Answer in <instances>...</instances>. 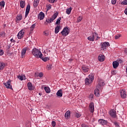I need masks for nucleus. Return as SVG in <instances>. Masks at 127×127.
<instances>
[{"label":"nucleus","mask_w":127,"mask_h":127,"mask_svg":"<svg viewBox=\"0 0 127 127\" xmlns=\"http://www.w3.org/2000/svg\"><path fill=\"white\" fill-rule=\"evenodd\" d=\"M94 109L95 106L94 103H93V102L90 103L89 105V111L91 112V113H94Z\"/></svg>","instance_id":"obj_14"},{"label":"nucleus","mask_w":127,"mask_h":127,"mask_svg":"<svg viewBox=\"0 0 127 127\" xmlns=\"http://www.w3.org/2000/svg\"><path fill=\"white\" fill-rule=\"evenodd\" d=\"M49 9H51V5L50 4L47 5V11H48Z\"/></svg>","instance_id":"obj_38"},{"label":"nucleus","mask_w":127,"mask_h":127,"mask_svg":"<svg viewBox=\"0 0 127 127\" xmlns=\"http://www.w3.org/2000/svg\"><path fill=\"white\" fill-rule=\"evenodd\" d=\"M5 4V3L4 2V1H1L0 2V6L1 7H4V5Z\"/></svg>","instance_id":"obj_35"},{"label":"nucleus","mask_w":127,"mask_h":127,"mask_svg":"<svg viewBox=\"0 0 127 127\" xmlns=\"http://www.w3.org/2000/svg\"><path fill=\"white\" fill-rule=\"evenodd\" d=\"M40 58L42 59V60H43V61H44V62H46V61H48L49 60H50L49 58L48 57L43 58L42 57V56H41V58Z\"/></svg>","instance_id":"obj_31"},{"label":"nucleus","mask_w":127,"mask_h":127,"mask_svg":"<svg viewBox=\"0 0 127 127\" xmlns=\"http://www.w3.org/2000/svg\"><path fill=\"white\" fill-rule=\"evenodd\" d=\"M38 3H39V0H34L33 3V6L34 7H37L38 5Z\"/></svg>","instance_id":"obj_26"},{"label":"nucleus","mask_w":127,"mask_h":127,"mask_svg":"<svg viewBox=\"0 0 127 127\" xmlns=\"http://www.w3.org/2000/svg\"><path fill=\"white\" fill-rule=\"evenodd\" d=\"M110 45V43L108 42H105L103 43L101 45V50H105L106 49V47H108Z\"/></svg>","instance_id":"obj_8"},{"label":"nucleus","mask_w":127,"mask_h":127,"mask_svg":"<svg viewBox=\"0 0 127 127\" xmlns=\"http://www.w3.org/2000/svg\"><path fill=\"white\" fill-rule=\"evenodd\" d=\"M75 117L77 118L81 117V114L80 113H75Z\"/></svg>","instance_id":"obj_44"},{"label":"nucleus","mask_w":127,"mask_h":127,"mask_svg":"<svg viewBox=\"0 0 127 127\" xmlns=\"http://www.w3.org/2000/svg\"><path fill=\"white\" fill-rule=\"evenodd\" d=\"M4 53V52L3 51V50H1L0 49V56H2V55H3Z\"/></svg>","instance_id":"obj_39"},{"label":"nucleus","mask_w":127,"mask_h":127,"mask_svg":"<svg viewBox=\"0 0 127 127\" xmlns=\"http://www.w3.org/2000/svg\"><path fill=\"white\" fill-rule=\"evenodd\" d=\"M121 4H122V5H127V0H123L121 3Z\"/></svg>","instance_id":"obj_36"},{"label":"nucleus","mask_w":127,"mask_h":127,"mask_svg":"<svg viewBox=\"0 0 127 127\" xmlns=\"http://www.w3.org/2000/svg\"><path fill=\"white\" fill-rule=\"evenodd\" d=\"M27 87L29 91H33V90H34L35 89L34 86L32 85V83H31V82H28L27 83Z\"/></svg>","instance_id":"obj_13"},{"label":"nucleus","mask_w":127,"mask_h":127,"mask_svg":"<svg viewBox=\"0 0 127 127\" xmlns=\"http://www.w3.org/2000/svg\"><path fill=\"white\" fill-rule=\"evenodd\" d=\"M60 22H61V17L58 18V19L57 20V21L56 22V24H59L60 23Z\"/></svg>","instance_id":"obj_37"},{"label":"nucleus","mask_w":127,"mask_h":127,"mask_svg":"<svg viewBox=\"0 0 127 127\" xmlns=\"http://www.w3.org/2000/svg\"><path fill=\"white\" fill-rule=\"evenodd\" d=\"M120 96L122 99H126L127 98V92L126 90H120Z\"/></svg>","instance_id":"obj_5"},{"label":"nucleus","mask_w":127,"mask_h":127,"mask_svg":"<svg viewBox=\"0 0 127 127\" xmlns=\"http://www.w3.org/2000/svg\"><path fill=\"white\" fill-rule=\"evenodd\" d=\"M71 11H72V8L69 7V8L66 9V13H67V14H70L71 13Z\"/></svg>","instance_id":"obj_33"},{"label":"nucleus","mask_w":127,"mask_h":127,"mask_svg":"<svg viewBox=\"0 0 127 127\" xmlns=\"http://www.w3.org/2000/svg\"><path fill=\"white\" fill-rule=\"evenodd\" d=\"M114 124L116 125V127H119V124H118V123L115 122Z\"/></svg>","instance_id":"obj_50"},{"label":"nucleus","mask_w":127,"mask_h":127,"mask_svg":"<svg viewBox=\"0 0 127 127\" xmlns=\"http://www.w3.org/2000/svg\"><path fill=\"white\" fill-rule=\"evenodd\" d=\"M82 69L84 73H87V72L89 71V68L86 66V65H83L82 67Z\"/></svg>","instance_id":"obj_20"},{"label":"nucleus","mask_w":127,"mask_h":127,"mask_svg":"<svg viewBox=\"0 0 127 127\" xmlns=\"http://www.w3.org/2000/svg\"><path fill=\"white\" fill-rule=\"evenodd\" d=\"M125 14H127V7H126L125 10Z\"/></svg>","instance_id":"obj_49"},{"label":"nucleus","mask_w":127,"mask_h":127,"mask_svg":"<svg viewBox=\"0 0 127 127\" xmlns=\"http://www.w3.org/2000/svg\"><path fill=\"white\" fill-rule=\"evenodd\" d=\"M49 2H51V3H53L55 2V0H48Z\"/></svg>","instance_id":"obj_46"},{"label":"nucleus","mask_w":127,"mask_h":127,"mask_svg":"<svg viewBox=\"0 0 127 127\" xmlns=\"http://www.w3.org/2000/svg\"><path fill=\"white\" fill-rule=\"evenodd\" d=\"M35 26H36V24H32L30 27V30L31 31H33V29L35 28Z\"/></svg>","instance_id":"obj_34"},{"label":"nucleus","mask_w":127,"mask_h":127,"mask_svg":"<svg viewBox=\"0 0 127 127\" xmlns=\"http://www.w3.org/2000/svg\"><path fill=\"white\" fill-rule=\"evenodd\" d=\"M44 24H45L46 25H47V24H48V23L46 21V22H44Z\"/></svg>","instance_id":"obj_52"},{"label":"nucleus","mask_w":127,"mask_h":127,"mask_svg":"<svg viewBox=\"0 0 127 127\" xmlns=\"http://www.w3.org/2000/svg\"><path fill=\"white\" fill-rule=\"evenodd\" d=\"M118 0H111V3L112 4H116V3H117V1Z\"/></svg>","instance_id":"obj_43"},{"label":"nucleus","mask_w":127,"mask_h":127,"mask_svg":"<svg viewBox=\"0 0 127 127\" xmlns=\"http://www.w3.org/2000/svg\"><path fill=\"white\" fill-rule=\"evenodd\" d=\"M121 35L120 34H118L115 36V39H119L120 37H121Z\"/></svg>","instance_id":"obj_42"},{"label":"nucleus","mask_w":127,"mask_h":127,"mask_svg":"<svg viewBox=\"0 0 127 127\" xmlns=\"http://www.w3.org/2000/svg\"><path fill=\"white\" fill-rule=\"evenodd\" d=\"M58 16V12H56L51 17L50 19H47L46 22L49 24L51 23L54 20H55L56 18Z\"/></svg>","instance_id":"obj_4"},{"label":"nucleus","mask_w":127,"mask_h":127,"mask_svg":"<svg viewBox=\"0 0 127 127\" xmlns=\"http://www.w3.org/2000/svg\"><path fill=\"white\" fill-rule=\"evenodd\" d=\"M95 37H96V40H98V39H99V38H100V37H99V36H98V34H96V36H95Z\"/></svg>","instance_id":"obj_47"},{"label":"nucleus","mask_w":127,"mask_h":127,"mask_svg":"<svg viewBox=\"0 0 127 127\" xmlns=\"http://www.w3.org/2000/svg\"><path fill=\"white\" fill-rule=\"evenodd\" d=\"M119 65H120L119 62H117V61L113 62V68H114V69H117V68H118V67H119Z\"/></svg>","instance_id":"obj_17"},{"label":"nucleus","mask_w":127,"mask_h":127,"mask_svg":"<svg viewBox=\"0 0 127 127\" xmlns=\"http://www.w3.org/2000/svg\"><path fill=\"white\" fill-rule=\"evenodd\" d=\"M95 37H96V40H98V39H99V38H100V37H99V36H98V34H96V36H95Z\"/></svg>","instance_id":"obj_48"},{"label":"nucleus","mask_w":127,"mask_h":127,"mask_svg":"<svg viewBox=\"0 0 127 127\" xmlns=\"http://www.w3.org/2000/svg\"><path fill=\"white\" fill-rule=\"evenodd\" d=\"M10 41H11V42H13L14 41V40L13 39H11Z\"/></svg>","instance_id":"obj_51"},{"label":"nucleus","mask_w":127,"mask_h":127,"mask_svg":"<svg viewBox=\"0 0 127 127\" xmlns=\"http://www.w3.org/2000/svg\"><path fill=\"white\" fill-rule=\"evenodd\" d=\"M32 54L36 58H41L42 56V53L40 50L37 49L36 48H33L32 50Z\"/></svg>","instance_id":"obj_1"},{"label":"nucleus","mask_w":127,"mask_h":127,"mask_svg":"<svg viewBox=\"0 0 127 127\" xmlns=\"http://www.w3.org/2000/svg\"><path fill=\"white\" fill-rule=\"evenodd\" d=\"M93 94L90 95V98H93Z\"/></svg>","instance_id":"obj_54"},{"label":"nucleus","mask_w":127,"mask_h":127,"mask_svg":"<svg viewBox=\"0 0 127 127\" xmlns=\"http://www.w3.org/2000/svg\"><path fill=\"white\" fill-rule=\"evenodd\" d=\"M44 90H45L46 93H47L48 94H49V93H50V92H51L50 88H49V87H48V86L45 87Z\"/></svg>","instance_id":"obj_28"},{"label":"nucleus","mask_w":127,"mask_h":127,"mask_svg":"<svg viewBox=\"0 0 127 127\" xmlns=\"http://www.w3.org/2000/svg\"><path fill=\"white\" fill-rule=\"evenodd\" d=\"M98 60L100 62H103L105 61V56H104L103 55H100L98 56Z\"/></svg>","instance_id":"obj_18"},{"label":"nucleus","mask_w":127,"mask_h":127,"mask_svg":"<svg viewBox=\"0 0 127 127\" xmlns=\"http://www.w3.org/2000/svg\"><path fill=\"white\" fill-rule=\"evenodd\" d=\"M52 126L53 127H55V126H56V122H55V121H52Z\"/></svg>","instance_id":"obj_45"},{"label":"nucleus","mask_w":127,"mask_h":127,"mask_svg":"<svg viewBox=\"0 0 127 127\" xmlns=\"http://www.w3.org/2000/svg\"><path fill=\"white\" fill-rule=\"evenodd\" d=\"M60 30V26H57V27H55V33L56 34H57V33H58V32H59Z\"/></svg>","instance_id":"obj_27"},{"label":"nucleus","mask_w":127,"mask_h":127,"mask_svg":"<svg viewBox=\"0 0 127 127\" xmlns=\"http://www.w3.org/2000/svg\"><path fill=\"white\" fill-rule=\"evenodd\" d=\"M11 83V82L10 81V80H9L6 82L3 83V84L7 89H11V85H10Z\"/></svg>","instance_id":"obj_10"},{"label":"nucleus","mask_w":127,"mask_h":127,"mask_svg":"<svg viewBox=\"0 0 127 127\" xmlns=\"http://www.w3.org/2000/svg\"><path fill=\"white\" fill-rule=\"evenodd\" d=\"M22 19V15L21 14H18L17 16L16 17V22H19L20 20Z\"/></svg>","instance_id":"obj_19"},{"label":"nucleus","mask_w":127,"mask_h":127,"mask_svg":"<svg viewBox=\"0 0 127 127\" xmlns=\"http://www.w3.org/2000/svg\"><path fill=\"white\" fill-rule=\"evenodd\" d=\"M70 111H67L64 114V117L65 119H69L70 118Z\"/></svg>","instance_id":"obj_25"},{"label":"nucleus","mask_w":127,"mask_h":127,"mask_svg":"<svg viewBox=\"0 0 127 127\" xmlns=\"http://www.w3.org/2000/svg\"><path fill=\"white\" fill-rule=\"evenodd\" d=\"M45 16V14L43 12H41L38 15V19H40V20H42V19H44V17Z\"/></svg>","instance_id":"obj_12"},{"label":"nucleus","mask_w":127,"mask_h":127,"mask_svg":"<svg viewBox=\"0 0 127 127\" xmlns=\"http://www.w3.org/2000/svg\"><path fill=\"white\" fill-rule=\"evenodd\" d=\"M97 36L96 33H93L92 36H90L87 38L89 41H94L95 40V36Z\"/></svg>","instance_id":"obj_11"},{"label":"nucleus","mask_w":127,"mask_h":127,"mask_svg":"<svg viewBox=\"0 0 127 127\" xmlns=\"http://www.w3.org/2000/svg\"><path fill=\"white\" fill-rule=\"evenodd\" d=\"M93 81H94V74H90L88 77L85 79V84L89 85V84L93 83Z\"/></svg>","instance_id":"obj_2"},{"label":"nucleus","mask_w":127,"mask_h":127,"mask_svg":"<svg viewBox=\"0 0 127 127\" xmlns=\"http://www.w3.org/2000/svg\"><path fill=\"white\" fill-rule=\"evenodd\" d=\"M98 123H99L100 124L102 125V126H105V125H107V124H108V122L104 119L99 120Z\"/></svg>","instance_id":"obj_15"},{"label":"nucleus","mask_w":127,"mask_h":127,"mask_svg":"<svg viewBox=\"0 0 127 127\" xmlns=\"http://www.w3.org/2000/svg\"><path fill=\"white\" fill-rule=\"evenodd\" d=\"M30 10V5H28L26 8L25 15V17H27L28 14L29 13V11Z\"/></svg>","instance_id":"obj_16"},{"label":"nucleus","mask_w":127,"mask_h":127,"mask_svg":"<svg viewBox=\"0 0 127 127\" xmlns=\"http://www.w3.org/2000/svg\"><path fill=\"white\" fill-rule=\"evenodd\" d=\"M20 7L22 8H23L24 6H25V1L23 0L20 1Z\"/></svg>","instance_id":"obj_29"},{"label":"nucleus","mask_w":127,"mask_h":127,"mask_svg":"<svg viewBox=\"0 0 127 127\" xmlns=\"http://www.w3.org/2000/svg\"><path fill=\"white\" fill-rule=\"evenodd\" d=\"M104 85H105L104 81L102 80H100L98 83V85L97 86V87L100 88V87H102V86H104Z\"/></svg>","instance_id":"obj_24"},{"label":"nucleus","mask_w":127,"mask_h":127,"mask_svg":"<svg viewBox=\"0 0 127 127\" xmlns=\"http://www.w3.org/2000/svg\"><path fill=\"white\" fill-rule=\"evenodd\" d=\"M82 19H83V17H82V16H79L77 18V22H80L81 21V20H82Z\"/></svg>","instance_id":"obj_41"},{"label":"nucleus","mask_w":127,"mask_h":127,"mask_svg":"<svg viewBox=\"0 0 127 127\" xmlns=\"http://www.w3.org/2000/svg\"><path fill=\"white\" fill-rule=\"evenodd\" d=\"M94 95L96 97H100V90H99V88H96L94 90Z\"/></svg>","instance_id":"obj_21"},{"label":"nucleus","mask_w":127,"mask_h":127,"mask_svg":"<svg viewBox=\"0 0 127 127\" xmlns=\"http://www.w3.org/2000/svg\"><path fill=\"white\" fill-rule=\"evenodd\" d=\"M109 114L112 118H117V112L116 110L112 109L110 110Z\"/></svg>","instance_id":"obj_7"},{"label":"nucleus","mask_w":127,"mask_h":127,"mask_svg":"<svg viewBox=\"0 0 127 127\" xmlns=\"http://www.w3.org/2000/svg\"><path fill=\"white\" fill-rule=\"evenodd\" d=\"M18 79L19 80H20L21 81H22L23 80H25V76H21V75H19L17 76Z\"/></svg>","instance_id":"obj_32"},{"label":"nucleus","mask_w":127,"mask_h":127,"mask_svg":"<svg viewBox=\"0 0 127 127\" xmlns=\"http://www.w3.org/2000/svg\"><path fill=\"white\" fill-rule=\"evenodd\" d=\"M125 52L126 53V54H127V49L125 50Z\"/></svg>","instance_id":"obj_53"},{"label":"nucleus","mask_w":127,"mask_h":127,"mask_svg":"<svg viewBox=\"0 0 127 127\" xmlns=\"http://www.w3.org/2000/svg\"><path fill=\"white\" fill-rule=\"evenodd\" d=\"M35 76L37 78L38 77H39V78H42L43 77V72L35 73Z\"/></svg>","instance_id":"obj_23"},{"label":"nucleus","mask_w":127,"mask_h":127,"mask_svg":"<svg viewBox=\"0 0 127 127\" xmlns=\"http://www.w3.org/2000/svg\"><path fill=\"white\" fill-rule=\"evenodd\" d=\"M57 96L58 97H62L63 96V93L62 92V89H60L58 91V92L56 93Z\"/></svg>","instance_id":"obj_22"},{"label":"nucleus","mask_w":127,"mask_h":127,"mask_svg":"<svg viewBox=\"0 0 127 127\" xmlns=\"http://www.w3.org/2000/svg\"><path fill=\"white\" fill-rule=\"evenodd\" d=\"M27 50V48L26 47L24 48L22 50L21 54V58H24V57H25V54L26 53Z\"/></svg>","instance_id":"obj_9"},{"label":"nucleus","mask_w":127,"mask_h":127,"mask_svg":"<svg viewBox=\"0 0 127 127\" xmlns=\"http://www.w3.org/2000/svg\"><path fill=\"white\" fill-rule=\"evenodd\" d=\"M5 65L4 63L3 62H0V70H2L3 68H4Z\"/></svg>","instance_id":"obj_30"},{"label":"nucleus","mask_w":127,"mask_h":127,"mask_svg":"<svg viewBox=\"0 0 127 127\" xmlns=\"http://www.w3.org/2000/svg\"><path fill=\"white\" fill-rule=\"evenodd\" d=\"M24 35V30L22 29L21 31L19 32L17 36L18 39H21L22 37H23Z\"/></svg>","instance_id":"obj_6"},{"label":"nucleus","mask_w":127,"mask_h":127,"mask_svg":"<svg viewBox=\"0 0 127 127\" xmlns=\"http://www.w3.org/2000/svg\"><path fill=\"white\" fill-rule=\"evenodd\" d=\"M70 32V28H68V27H64L63 31L61 32L63 36H67L68 34H69Z\"/></svg>","instance_id":"obj_3"},{"label":"nucleus","mask_w":127,"mask_h":127,"mask_svg":"<svg viewBox=\"0 0 127 127\" xmlns=\"http://www.w3.org/2000/svg\"><path fill=\"white\" fill-rule=\"evenodd\" d=\"M47 69L48 70H51L52 69V65L50 64L47 65Z\"/></svg>","instance_id":"obj_40"}]
</instances>
